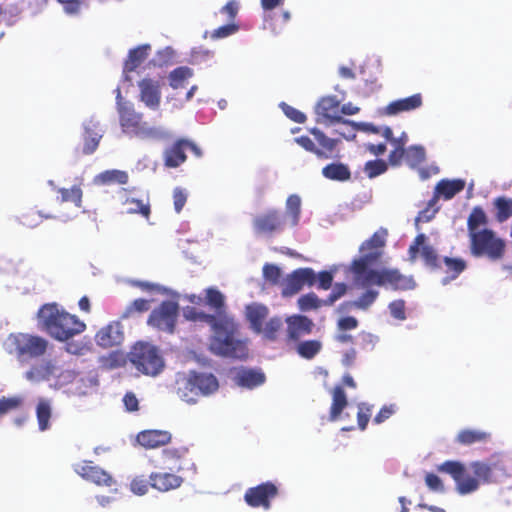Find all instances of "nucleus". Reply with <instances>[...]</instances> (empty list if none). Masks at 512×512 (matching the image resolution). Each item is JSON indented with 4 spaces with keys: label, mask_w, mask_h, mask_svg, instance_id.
I'll list each match as a JSON object with an SVG mask.
<instances>
[{
    "label": "nucleus",
    "mask_w": 512,
    "mask_h": 512,
    "mask_svg": "<svg viewBox=\"0 0 512 512\" xmlns=\"http://www.w3.org/2000/svg\"><path fill=\"white\" fill-rule=\"evenodd\" d=\"M295 141L307 151L314 152L318 157L328 158V156L323 151L315 148V144L309 137L301 136L295 138Z\"/></svg>",
    "instance_id": "nucleus-57"
},
{
    "label": "nucleus",
    "mask_w": 512,
    "mask_h": 512,
    "mask_svg": "<svg viewBox=\"0 0 512 512\" xmlns=\"http://www.w3.org/2000/svg\"><path fill=\"white\" fill-rule=\"evenodd\" d=\"M486 223L487 217L484 211L479 207H475L468 218L469 236L481 232L482 229L480 227L486 225Z\"/></svg>",
    "instance_id": "nucleus-39"
},
{
    "label": "nucleus",
    "mask_w": 512,
    "mask_h": 512,
    "mask_svg": "<svg viewBox=\"0 0 512 512\" xmlns=\"http://www.w3.org/2000/svg\"><path fill=\"white\" fill-rule=\"evenodd\" d=\"M128 181V175L125 171L121 170H106L94 178L95 184L105 185V184H126Z\"/></svg>",
    "instance_id": "nucleus-34"
},
{
    "label": "nucleus",
    "mask_w": 512,
    "mask_h": 512,
    "mask_svg": "<svg viewBox=\"0 0 512 512\" xmlns=\"http://www.w3.org/2000/svg\"><path fill=\"white\" fill-rule=\"evenodd\" d=\"M84 129V154H92L96 151L101 138L103 137L104 130L100 126L99 120L91 117L83 122Z\"/></svg>",
    "instance_id": "nucleus-15"
},
{
    "label": "nucleus",
    "mask_w": 512,
    "mask_h": 512,
    "mask_svg": "<svg viewBox=\"0 0 512 512\" xmlns=\"http://www.w3.org/2000/svg\"><path fill=\"white\" fill-rule=\"evenodd\" d=\"M179 305L174 301H164L155 308L149 318L148 325L158 330L172 333L178 318Z\"/></svg>",
    "instance_id": "nucleus-8"
},
{
    "label": "nucleus",
    "mask_w": 512,
    "mask_h": 512,
    "mask_svg": "<svg viewBox=\"0 0 512 512\" xmlns=\"http://www.w3.org/2000/svg\"><path fill=\"white\" fill-rule=\"evenodd\" d=\"M150 50V45L145 44L141 45L135 49H132L129 52L128 59L124 65V79L126 81H130V77L128 75L129 72L135 70L148 56V52Z\"/></svg>",
    "instance_id": "nucleus-29"
},
{
    "label": "nucleus",
    "mask_w": 512,
    "mask_h": 512,
    "mask_svg": "<svg viewBox=\"0 0 512 512\" xmlns=\"http://www.w3.org/2000/svg\"><path fill=\"white\" fill-rule=\"evenodd\" d=\"M171 440V434L162 430H146L137 435V442L148 449L166 445Z\"/></svg>",
    "instance_id": "nucleus-21"
},
{
    "label": "nucleus",
    "mask_w": 512,
    "mask_h": 512,
    "mask_svg": "<svg viewBox=\"0 0 512 512\" xmlns=\"http://www.w3.org/2000/svg\"><path fill=\"white\" fill-rule=\"evenodd\" d=\"M119 115V123L123 133L132 136L135 130L142 123L143 115L137 112L134 108V104L130 103L126 106H122L117 110Z\"/></svg>",
    "instance_id": "nucleus-17"
},
{
    "label": "nucleus",
    "mask_w": 512,
    "mask_h": 512,
    "mask_svg": "<svg viewBox=\"0 0 512 512\" xmlns=\"http://www.w3.org/2000/svg\"><path fill=\"white\" fill-rule=\"evenodd\" d=\"M333 125L336 126L334 132L346 140L355 138L356 125L352 121L345 120L341 117V120L335 121Z\"/></svg>",
    "instance_id": "nucleus-45"
},
{
    "label": "nucleus",
    "mask_w": 512,
    "mask_h": 512,
    "mask_svg": "<svg viewBox=\"0 0 512 512\" xmlns=\"http://www.w3.org/2000/svg\"><path fill=\"white\" fill-rule=\"evenodd\" d=\"M149 301L145 299H136L129 304L121 314L122 319L132 317L136 313H142L149 310Z\"/></svg>",
    "instance_id": "nucleus-48"
},
{
    "label": "nucleus",
    "mask_w": 512,
    "mask_h": 512,
    "mask_svg": "<svg viewBox=\"0 0 512 512\" xmlns=\"http://www.w3.org/2000/svg\"><path fill=\"white\" fill-rule=\"evenodd\" d=\"M207 302L212 307L219 309L224 302V296L216 289H207Z\"/></svg>",
    "instance_id": "nucleus-62"
},
{
    "label": "nucleus",
    "mask_w": 512,
    "mask_h": 512,
    "mask_svg": "<svg viewBox=\"0 0 512 512\" xmlns=\"http://www.w3.org/2000/svg\"><path fill=\"white\" fill-rule=\"evenodd\" d=\"M38 426L40 431L49 428V420L51 418L52 408L49 401L41 399L36 409Z\"/></svg>",
    "instance_id": "nucleus-40"
},
{
    "label": "nucleus",
    "mask_w": 512,
    "mask_h": 512,
    "mask_svg": "<svg viewBox=\"0 0 512 512\" xmlns=\"http://www.w3.org/2000/svg\"><path fill=\"white\" fill-rule=\"evenodd\" d=\"M132 136L145 140H166L172 137L171 133L165 128L151 126L145 121H142Z\"/></svg>",
    "instance_id": "nucleus-27"
},
{
    "label": "nucleus",
    "mask_w": 512,
    "mask_h": 512,
    "mask_svg": "<svg viewBox=\"0 0 512 512\" xmlns=\"http://www.w3.org/2000/svg\"><path fill=\"white\" fill-rule=\"evenodd\" d=\"M422 105L420 94H414L410 97L391 102L386 108L387 115H396L401 112H408L419 108Z\"/></svg>",
    "instance_id": "nucleus-26"
},
{
    "label": "nucleus",
    "mask_w": 512,
    "mask_h": 512,
    "mask_svg": "<svg viewBox=\"0 0 512 512\" xmlns=\"http://www.w3.org/2000/svg\"><path fill=\"white\" fill-rule=\"evenodd\" d=\"M53 350L48 340L34 336V358ZM59 372V368L52 359H34V380H48Z\"/></svg>",
    "instance_id": "nucleus-6"
},
{
    "label": "nucleus",
    "mask_w": 512,
    "mask_h": 512,
    "mask_svg": "<svg viewBox=\"0 0 512 512\" xmlns=\"http://www.w3.org/2000/svg\"><path fill=\"white\" fill-rule=\"evenodd\" d=\"M347 290V286L344 283H336L333 287L332 293L328 296L326 300H324V305H332L336 302L340 297H342Z\"/></svg>",
    "instance_id": "nucleus-61"
},
{
    "label": "nucleus",
    "mask_w": 512,
    "mask_h": 512,
    "mask_svg": "<svg viewBox=\"0 0 512 512\" xmlns=\"http://www.w3.org/2000/svg\"><path fill=\"white\" fill-rule=\"evenodd\" d=\"M187 192L182 188H175L173 191V202L174 209L177 213H180L187 201Z\"/></svg>",
    "instance_id": "nucleus-59"
},
{
    "label": "nucleus",
    "mask_w": 512,
    "mask_h": 512,
    "mask_svg": "<svg viewBox=\"0 0 512 512\" xmlns=\"http://www.w3.org/2000/svg\"><path fill=\"white\" fill-rule=\"evenodd\" d=\"M387 232L379 230L360 246V256L351 263L350 271L353 274V284L357 288L366 289V292L351 303L359 309H367L377 298L378 291L373 286H390L393 289H412L415 282L412 277L399 273L396 269L376 270L373 266L382 256Z\"/></svg>",
    "instance_id": "nucleus-1"
},
{
    "label": "nucleus",
    "mask_w": 512,
    "mask_h": 512,
    "mask_svg": "<svg viewBox=\"0 0 512 512\" xmlns=\"http://www.w3.org/2000/svg\"><path fill=\"white\" fill-rule=\"evenodd\" d=\"M175 389L178 397L188 404H195L199 392L197 391L194 380L189 374H178L175 381Z\"/></svg>",
    "instance_id": "nucleus-18"
},
{
    "label": "nucleus",
    "mask_w": 512,
    "mask_h": 512,
    "mask_svg": "<svg viewBox=\"0 0 512 512\" xmlns=\"http://www.w3.org/2000/svg\"><path fill=\"white\" fill-rule=\"evenodd\" d=\"M425 239H426V236L424 234H419L415 238L414 243L409 248L410 259L412 261L415 260L416 255L419 252L420 247L422 246L421 255L424 258L426 265L435 267L437 265L438 256H437L435 250L431 246L423 245Z\"/></svg>",
    "instance_id": "nucleus-23"
},
{
    "label": "nucleus",
    "mask_w": 512,
    "mask_h": 512,
    "mask_svg": "<svg viewBox=\"0 0 512 512\" xmlns=\"http://www.w3.org/2000/svg\"><path fill=\"white\" fill-rule=\"evenodd\" d=\"M281 108L284 114L297 123H303L306 119V116L299 110L287 105L286 103H281Z\"/></svg>",
    "instance_id": "nucleus-60"
},
{
    "label": "nucleus",
    "mask_w": 512,
    "mask_h": 512,
    "mask_svg": "<svg viewBox=\"0 0 512 512\" xmlns=\"http://www.w3.org/2000/svg\"><path fill=\"white\" fill-rule=\"evenodd\" d=\"M184 316L187 320L203 321L212 327L214 335L210 349L214 354L238 359L247 355L246 343L237 336V325L228 315L213 316L188 307Z\"/></svg>",
    "instance_id": "nucleus-2"
},
{
    "label": "nucleus",
    "mask_w": 512,
    "mask_h": 512,
    "mask_svg": "<svg viewBox=\"0 0 512 512\" xmlns=\"http://www.w3.org/2000/svg\"><path fill=\"white\" fill-rule=\"evenodd\" d=\"M184 150L185 142H183V140L177 141L171 148L165 150V165L168 167L175 168L182 164L186 160Z\"/></svg>",
    "instance_id": "nucleus-33"
},
{
    "label": "nucleus",
    "mask_w": 512,
    "mask_h": 512,
    "mask_svg": "<svg viewBox=\"0 0 512 512\" xmlns=\"http://www.w3.org/2000/svg\"><path fill=\"white\" fill-rule=\"evenodd\" d=\"M185 449L167 448L161 453V459L155 465L158 468L169 471H180V459L185 455Z\"/></svg>",
    "instance_id": "nucleus-24"
},
{
    "label": "nucleus",
    "mask_w": 512,
    "mask_h": 512,
    "mask_svg": "<svg viewBox=\"0 0 512 512\" xmlns=\"http://www.w3.org/2000/svg\"><path fill=\"white\" fill-rule=\"evenodd\" d=\"M131 491L136 495H144L148 491V483L147 481L142 477H137L132 480L131 484Z\"/></svg>",
    "instance_id": "nucleus-64"
},
{
    "label": "nucleus",
    "mask_w": 512,
    "mask_h": 512,
    "mask_svg": "<svg viewBox=\"0 0 512 512\" xmlns=\"http://www.w3.org/2000/svg\"><path fill=\"white\" fill-rule=\"evenodd\" d=\"M469 238L473 256H487L491 260H498L503 256L505 243L492 230L482 228L481 232L472 234Z\"/></svg>",
    "instance_id": "nucleus-5"
},
{
    "label": "nucleus",
    "mask_w": 512,
    "mask_h": 512,
    "mask_svg": "<svg viewBox=\"0 0 512 512\" xmlns=\"http://www.w3.org/2000/svg\"><path fill=\"white\" fill-rule=\"evenodd\" d=\"M332 405L330 411V420L335 421L347 406V397L344 390L341 387H335L332 393Z\"/></svg>",
    "instance_id": "nucleus-36"
},
{
    "label": "nucleus",
    "mask_w": 512,
    "mask_h": 512,
    "mask_svg": "<svg viewBox=\"0 0 512 512\" xmlns=\"http://www.w3.org/2000/svg\"><path fill=\"white\" fill-rule=\"evenodd\" d=\"M6 352L16 356L24 363L32 358V336L29 334H10L3 343Z\"/></svg>",
    "instance_id": "nucleus-9"
},
{
    "label": "nucleus",
    "mask_w": 512,
    "mask_h": 512,
    "mask_svg": "<svg viewBox=\"0 0 512 512\" xmlns=\"http://www.w3.org/2000/svg\"><path fill=\"white\" fill-rule=\"evenodd\" d=\"M389 310L391 315L399 320H404L405 315V303L402 300H396L390 303Z\"/></svg>",
    "instance_id": "nucleus-63"
},
{
    "label": "nucleus",
    "mask_w": 512,
    "mask_h": 512,
    "mask_svg": "<svg viewBox=\"0 0 512 512\" xmlns=\"http://www.w3.org/2000/svg\"><path fill=\"white\" fill-rule=\"evenodd\" d=\"M465 187V182L460 179L441 180L435 188V198L443 196L445 199H451Z\"/></svg>",
    "instance_id": "nucleus-31"
},
{
    "label": "nucleus",
    "mask_w": 512,
    "mask_h": 512,
    "mask_svg": "<svg viewBox=\"0 0 512 512\" xmlns=\"http://www.w3.org/2000/svg\"><path fill=\"white\" fill-rule=\"evenodd\" d=\"M312 133L315 136L317 142L328 151H332L335 148L336 144L338 143L337 139L327 137L323 132H321L318 129H313Z\"/></svg>",
    "instance_id": "nucleus-56"
},
{
    "label": "nucleus",
    "mask_w": 512,
    "mask_h": 512,
    "mask_svg": "<svg viewBox=\"0 0 512 512\" xmlns=\"http://www.w3.org/2000/svg\"><path fill=\"white\" fill-rule=\"evenodd\" d=\"M268 316V309L262 304H251L246 307V317L250 323L251 328L257 333L262 330L264 320Z\"/></svg>",
    "instance_id": "nucleus-30"
},
{
    "label": "nucleus",
    "mask_w": 512,
    "mask_h": 512,
    "mask_svg": "<svg viewBox=\"0 0 512 512\" xmlns=\"http://www.w3.org/2000/svg\"><path fill=\"white\" fill-rule=\"evenodd\" d=\"M57 191L61 194V202H73L77 207H81L83 193L79 185H74L70 189L59 188Z\"/></svg>",
    "instance_id": "nucleus-44"
},
{
    "label": "nucleus",
    "mask_w": 512,
    "mask_h": 512,
    "mask_svg": "<svg viewBox=\"0 0 512 512\" xmlns=\"http://www.w3.org/2000/svg\"><path fill=\"white\" fill-rule=\"evenodd\" d=\"M23 403L24 398L22 396L0 398V418L10 412L20 409Z\"/></svg>",
    "instance_id": "nucleus-43"
},
{
    "label": "nucleus",
    "mask_w": 512,
    "mask_h": 512,
    "mask_svg": "<svg viewBox=\"0 0 512 512\" xmlns=\"http://www.w3.org/2000/svg\"><path fill=\"white\" fill-rule=\"evenodd\" d=\"M37 317L39 327L59 342L68 341L86 329L84 322L65 311L57 303L43 305L39 309Z\"/></svg>",
    "instance_id": "nucleus-3"
},
{
    "label": "nucleus",
    "mask_w": 512,
    "mask_h": 512,
    "mask_svg": "<svg viewBox=\"0 0 512 512\" xmlns=\"http://www.w3.org/2000/svg\"><path fill=\"white\" fill-rule=\"evenodd\" d=\"M193 76L192 69L182 66L174 69L169 74V84L173 89L183 88L186 82Z\"/></svg>",
    "instance_id": "nucleus-37"
},
{
    "label": "nucleus",
    "mask_w": 512,
    "mask_h": 512,
    "mask_svg": "<svg viewBox=\"0 0 512 512\" xmlns=\"http://www.w3.org/2000/svg\"><path fill=\"white\" fill-rule=\"evenodd\" d=\"M263 277L270 284L276 285L280 283L282 271L278 266L267 263L263 267Z\"/></svg>",
    "instance_id": "nucleus-52"
},
{
    "label": "nucleus",
    "mask_w": 512,
    "mask_h": 512,
    "mask_svg": "<svg viewBox=\"0 0 512 512\" xmlns=\"http://www.w3.org/2000/svg\"><path fill=\"white\" fill-rule=\"evenodd\" d=\"M498 209V219L504 221L512 216V200L507 198H498L496 200Z\"/></svg>",
    "instance_id": "nucleus-54"
},
{
    "label": "nucleus",
    "mask_w": 512,
    "mask_h": 512,
    "mask_svg": "<svg viewBox=\"0 0 512 512\" xmlns=\"http://www.w3.org/2000/svg\"><path fill=\"white\" fill-rule=\"evenodd\" d=\"M282 326V320L279 317L270 318L265 324L262 325V330H259L257 333L262 334L264 338L268 340H274L276 338V333Z\"/></svg>",
    "instance_id": "nucleus-47"
},
{
    "label": "nucleus",
    "mask_w": 512,
    "mask_h": 512,
    "mask_svg": "<svg viewBox=\"0 0 512 512\" xmlns=\"http://www.w3.org/2000/svg\"><path fill=\"white\" fill-rule=\"evenodd\" d=\"M199 395L209 396L219 388L217 378L211 373L190 372Z\"/></svg>",
    "instance_id": "nucleus-25"
},
{
    "label": "nucleus",
    "mask_w": 512,
    "mask_h": 512,
    "mask_svg": "<svg viewBox=\"0 0 512 512\" xmlns=\"http://www.w3.org/2000/svg\"><path fill=\"white\" fill-rule=\"evenodd\" d=\"M388 166L383 160H371L366 162L364 172L372 179L386 172Z\"/></svg>",
    "instance_id": "nucleus-50"
},
{
    "label": "nucleus",
    "mask_w": 512,
    "mask_h": 512,
    "mask_svg": "<svg viewBox=\"0 0 512 512\" xmlns=\"http://www.w3.org/2000/svg\"><path fill=\"white\" fill-rule=\"evenodd\" d=\"M149 480L151 487L161 492L176 489L183 483L182 477L170 472L151 473Z\"/></svg>",
    "instance_id": "nucleus-20"
},
{
    "label": "nucleus",
    "mask_w": 512,
    "mask_h": 512,
    "mask_svg": "<svg viewBox=\"0 0 512 512\" xmlns=\"http://www.w3.org/2000/svg\"><path fill=\"white\" fill-rule=\"evenodd\" d=\"M324 301L320 300L318 296L314 293H308L306 295L301 296L298 299V305L300 310L308 311L311 309H317L324 305Z\"/></svg>",
    "instance_id": "nucleus-49"
},
{
    "label": "nucleus",
    "mask_w": 512,
    "mask_h": 512,
    "mask_svg": "<svg viewBox=\"0 0 512 512\" xmlns=\"http://www.w3.org/2000/svg\"><path fill=\"white\" fill-rule=\"evenodd\" d=\"M425 483L428 486V488L433 492L443 493L445 490L442 480L433 473L426 474Z\"/></svg>",
    "instance_id": "nucleus-58"
},
{
    "label": "nucleus",
    "mask_w": 512,
    "mask_h": 512,
    "mask_svg": "<svg viewBox=\"0 0 512 512\" xmlns=\"http://www.w3.org/2000/svg\"><path fill=\"white\" fill-rule=\"evenodd\" d=\"M405 160L411 167H416L425 160V149L423 146H411L405 151Z\"/></svg>",
    "instance_id": "nucleus-46"
},
{
    "label": "nucleus",
    "mask_w": 512,
    "mask_h": 512,
    "mask_svg": "<svg viewBox=\"0 0 512 512\" xmlns=\"http://www.w3.org/2000/svg\"><path fill=\"white\" fill-rule=\"evenodd\" d=\"M95 342L101 348H112L124 340L123 326L119 321H112L100 328L95 334Z\"/></svg>",
    "instance_id": "nucleus-10"
},
{
    "label": "nucleus",
    "mask_w": 512,
    "mask_h": 512,
    "mask_svg": "<svg viewBox=\"0 0 512 512\" xmlns=\"http://www.w3.org/2000/svg\"><path fill=\"white\" fill-rule=\"evenodd\" d=\"M438 471L450 474L456 482L457 491L461 495L478 490L479 480L467 473L463 464L457 461H446L438 466Z\"/></svg>",
    "instance_id": "nucleus-7"
},
{
    "label": "nucleus",
    "mask_w": 512,
    "mask_h": 512,
    "mask_svg": "<svg viewBox=\"0 0 512 512\" xmlns=\"http://www.w3.org/2000/svg\"><path fill=\"white\" fill-rule=\"evenodd\" d=\"M139 101L150 110H158L161 102V87L158 80L144 78L138 82Z\"/></svg>",
    "instance_id": "nucleus-11"
},
{
    "label": "nucleus",
    "mask_w": 512,
    "mask_h": 512,
    "mask_svg": "<svg viewBox=\"0 0 512 512\" xmlns=\"http://www.w3.org/2000/svg\"><path fill=\"white\" fill-rule=\"evenodd\" d=\"M444 263L446 265V273L450 274V276H446L442 279V284L446 285L450 281L456 279L459 274L464 271L466 268V262L463 259L460 258H444Z\"/></svg>",
    "instance_id": "nucleus-35"
},
{
    "label": "nucleus",
    "mask_w": 512,
    "mask_h": 512,
    "mask_svg": "<svg viewBox=\"0 0 512 512\" xmlns=\"http://www.w3.org/2000/svg\"><path fill=\"white\" fill-rule=\"evenodd\" d=\"M486 437V434L479 431L465 430L458 434V441L462 444H472L479 442Z\"/></svg>",
    "instance_id": "nucleus-55"
},
{
    "label": "nucleus",
    "mask_w": 512,
    "mask_h": 512,
    "mask_svg": "<svg viewBox=\"0 0 512 512\" xmlns=\"http://www.w3.org/2000/svg\"><path fill=\"white\" fill-rule=\"evenodd\" d=\"M127 212L128 213H140L145 217H148L150 214V206L148 203H144L141 200L137 199H128L126 201Z\"/></svg>",
    "instance_id": "nucleus-53"
},
{
    "label": "nucleus",
    "mask_w": 512,
    "mask_h": 512,
    "mask_svg": "<svg viewBox=\"0 0 512 512\" xmlns=\"http://www.w3.org/2000/svg\"><path fill=\"white\" fill-rule=\"evenodd\" d=\"M65 351L76 356H83L92 352L93 345L90 340L84 338L78 341H66Z\"/></svg>",
    "instance_id": "nucleus-41"
},
{
    "label": "nucleus",
    "mask_w": 512,
    "mask_h": 512,
    "mask_svg": "<svg viewBox=\"0 0 512 512\" xmlns=\"http://www.w3.org/2000/svg\"><path fill=\"white\" fill-rule=\"evenodd\" d=\"M340 102L335 96L323 97L316 106L318 115L317 122L325 125H333L335 121H340Z\"/></svg>",
    "instance_id": "nucleus-14"
},
{
    "label": "nucleus",
    "mask_w": 512,
    "mask_h": 512,
    "mask_svg": "<svg viewBox=\"0 0 512 512\" xmlns=\"http://www.w3.org/2000/svg\"><path fill=\"white\" fill-rule=\"evenodd\" d=\"M235 382L238 386L253 389L265 382V375L260 371L242 369L236 373Z\"/></svg>",
    "instance_id": "nucleus-28"
},
{
    "label": "nucleus",
    "mask_w": 512,
    "mask_h": 512,
    "mask_svg": "<svg viewBox=\"0 0 512 512\" xmlns=\"http://www.w3.org/2000/svg\"><path fill=\"white\" fill-rule=\"evenodd\" d=\"M316 282V274L311 268H299L287 276L285 287L283 289L284 296H290L299 292L302 287L307 284L314 285Z\"/></svg>",
    "instance_id": "nucleus-12"
},
{
    "label": "nucleus",
    "mask_w": 512,
    "mask_h": 512,
    "mask_svg": "<svg viewBox=\"0 0 512 512\" xmlns=\"http://www.w3.org/2000/svg\"><path fill=\"white\" fill-rule=\"evenodd\" d=\"M129 361L144 375L156 377L164 367V359L158 349L148 343H137L129 353Z\"/></svg>",
    "instance_id": "nucleus-4"
},
{
    "label": "nucleus",
    "mask_w": 512,
    "mask_h": 512,
    "mask_svg": "<svg viewBox=\"0 0 512 512\" xmlns=\"http://www.w3.org/2000/svg\"><path fill=\"white\" fill-rule=\"evenodd\" d=\"M283 218L278 211H269L253 219V229L257 235H271L283 228Z\"/></svg>",
    "instance_id": "nucleus-13"
},
{
    "label": "nucleus",
    "mask_w": 512,
    "mask_h": 512,
    "mask_svg": "<svg viewBox=\"0 0 512 512\" xmlns=\"http://www.w3.org/2000/svg\"><path fill=\"white\" fill-rule=\"evenodd\" d=\"M322 175L329 180L343 182L350 179L351 172L347 165L336 162L323 167Z\"/></svg>",
    "instance_id": "nucleus-32"
},
{
    "label": "nucleus",
    "mask_w": 512,
    "mask_h": 512,
    "mask_svg": "<svg viewBox=\"0 0 512 512\" xmlns=\"http://www.w3.org/2000/svg\"><path fill=\"white\" fill-rule=\"evenodd\" d=\"M301 211V199L298 195H290L286 201V218L291 226L299 222Z\"/></svg>",
    "instance_id": "nucleus-38"
},
{
    "label": "nucleus",
    "mask_w": 512,
    "mask_h": 512,
    "mask_svg": "<svg viewBox=\"0 0 512 512\" xmlns=\"http://www.w3.org/2000/svg\"><path fill=\"white\" fill-rule=\"evenodd\" d=\"M277 488L272 483H264L257 487L250 488L245 494L246 502L253 507L263 506L269 509V498L274 497Z\"/></svg>",
    "instance_id": "nucleus-16"
},
{
    "label": "nucleus",
    "mask_w": 512,
    "mask_h": 512,
    "mask_svg": "<svg viewBox=\"0 0 512 512\" xmlns=\"http://www.w3.org/2000/svg\"><path fill=\"white\" fill-rule=\"evenodd\" d=\"M77 473L80 474L83 478L97 484V485H105L111 486L113 483V478L110 474H108L103 469L91 466L88 464L81 465L76 469Z\"/></svg>",
    "instance_id": "nucleus-22"
},
{
    "label": "nucleus",
    "mask_w": 512,
    "mask_h": 512,
    "mask_svg": "<svg viewBox=\"0 0 512 512\" xmlns=\"http://www.w3.org/2000/svg\"><path fill=\"white\" fill-rule=\"evenodd\" d=\"M469 469L474 474L475 478L479 480V482H487L491 476L490 466L482 462L471 463Z\"/></svg>",
    "instance_id": "nucleus-51"
},
{
    "label": "nucleus",
    "mask_w": 512,
    "mask_h": 512,
    "mask_svg": "<svg viewBox=\"0 0 512 512\" xmlns=\"http://www.w3.org/2000/svg\"><path fill=\"white\" fill-rule=\"evenodd\" d=\"M287 334L289 339L297 340L300 337L310 334L314 326L313 322L302 315H293L286 319Z\"/></svg>",
    "instance_id": "nucleus-19"
},
{
    "label": "nucleus",
    "mask_w": 512,
    "mask_h": 512,
    "mask_svg": "<svg viewBox=\"0 0 512 512\" xmlns=\"http://www.w3.org/2000/svg\"><path fill=\"white\" fill-rule=\"evenodd\" d=\"M322 343L318 340H308L300 342L297 346L298 354L306 359H312L320 352Z\"/></svg>",
    "instance_id": "nucleus-42"
}]
</instances>
